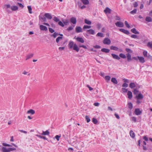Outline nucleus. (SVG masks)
<instances>
[{"mask_svg":"<svg viewBox=\"0 0 152 152\" xmlns=\"http://www.w3.org/2000/svg\"><path fill=\"white\" fill-rule=\"evenodd\" d=\"M143 54L144 57H147L148 56L147 51H144L143 52Z\"/></svg>","mask_w":152,"mask_h":152,"instance_id":"37998d69","label":"nucleus"},{"mask_svg":"<svg viewBox=\"0 0 152 152\" xmlns=\"http://www.w3.org/2000/svg\"><path fill=\"white\" fill-rule=\"evenodd\" d=\"M27 113V114L30 113L31 115H33L35 113V111L34 110L32 109H30L28 111Z\"/></svg>","mask_w":152,"mask_h":152,"instance_id":"412c9836","label":"nucleus"},{"mask_svg":"<svg viewBox=\"0 0 152 152\" xmlns=\"http://www.w3.org/2000/svg\"><path fill=\"white\" fill-rule=\"evenodd\" d=\"M126 55L127 57V61L129 62L130 61L132 60L131 55L129 53H127Z\"/></svg>","mask_w":152,"mask_h":152,"instance_id":"2eb2a0df","label":"nucleus"},{"mask_svg":"<svg viewBox=\"0 0 152 152\" xmlns=\"http://www.w3.org/2000/svg\"><path fill=\"white\" fill-rule=\"evenodd\" d=\"M105 78L107 82H108L110 80L111 77L109 76H106L105 77Z\"/></svg>","mask_w":152,"mask_h":152,"instance_id":"ea45409f","label":"nucleus"},{"mask_svg":"<svg viewBox=\"0 0 152 152\" xmlns=\"http://www.w3.org/2000/svg\"><path fill=\"white\" fill-rule=\"evenodd\" d=\"M87 32H88L89 34H95L94 31L92 29H90L88 30Z\"/></svg>","mask_w":152,"mask_h":152,"instance_id":"6ab92c4d","label":"nucleus"},{"mask_svg":"<svg viewBox=\"0 0 152 152\" xmlns=\"http://www.w3.org/2000/svg\"><path fill=\"white\" fill-rule=\"evenodd\" d=\"M131 31L133 33L135 34H139V32L137 31L135 28H133L131 30Z\"/></svg>","mask_w":152,"mask_h":152,"instance_id":"f3484780","label":"nucleus"},{"mask_svg":"<svg viewBox=\"0 0 152 152\" xmlns=\"http://www.w3.org/2000/svg\"><path fill=\"white\" fill-rule=\"evenodd\" d=\"M11 9L12 11H15L18 10V7L17 6H13L11 7Z\"/></svg>","mask_w":152,"mask_h":152,"instance_id":"b1692460","label":"nucleus"},{"mask_svg":"<svg viewBox=\"0 0 152 152\" xmlns=\"http://www.w3.org/2000/svg\"><path fill=\"white\" fill-rule=\"evenodd\" d=\"M113 58L115 59H116L119 60L120 59V57L117 55L115 54L112 53L111 54Z\"/></svg>","mask_w":152,"mask_h":152,"instance_id":"ddd939ff","label":"nucleus"},{"mask_svg":"<svg viewBox=\"0 0 152 152\" xmlns=\"http://www.w3.org/2000/svg\"><path fill=\"white\" fill-rule=\"evenodd\" d=\"M137 58L140 63H143L145 62L144 59L143 57L138 56H137Z\"/></svg>","mask_w":152,"mask_h":152,"instance_id":"1a4fd4ad","label":"nucleus"},{"mask_svg":"<svg viewBox=\"0 0 152 152\" xmlns=\"http://www.w3.org/2000/svg\"><path fill=\"white\" fill-rule=\"evenodd\" d=\"M132 120L134 121V122L137 121V118L136 117H133L132 118Z\"/></svg>","mask_w":152,"mask_h":152,"instance_id":"338daca9","label":"nucleus"},{"mask_svg":"<svg viewBox=\"0 0 152 152\" xmlns=\"http://www.w3.org/2000/svg\"><path fill=\"white\" fill-rule=\"evenodd\" d=\"M61 137V136H59L58 135H56L55 136V138L57 140V141H59V138Z\"/></svg>","mask_w":152,"mask_h":152,"instance_id":"680f3d73","label":"nucleus"},{"mask_svg":"<svg viewBox=\"0 0 152 152\" xmlns=\"http://www.w3.org/2000/svg\"><path fill=\"white\" fill-rule=\"evenodd\" d=\"M36 136H37L45 140H47V138H46V137H45L42 136H41V135H39L38 134H36Z\"/></svg>","mask_w":152,"mask_h":152,"instance_id":"473e14b6","label":"nucleus"},{"mask_svg":"<svg viewBox=\"0 0 152 152\" xmlns=\"http://www.w3.org/2000/svg\"><path fill=\"white\" fill-rule=\"evenodd\" d=\"M111 10L108 7H107L104 10V12L105 13H110Z\"/></svg>","mask_w":152,"mask_h":152,"instance_id":"5701e85b","label":"nucleus"},{"mask_svg":"<svg viewBox=\"0 0 152 152\" xmlns=\"http://www.w3.org/2000/svg\"><path fill=\"white\" fill-rule=\"evenodd\" d=\"M129 87L131 88H132L135 87L136 85L134 83H131L129 85Z\"/></svg>","mask_w":152,"mask_h":152,"instance_id":"bb28decb","label":"nucleus"},{"mask_svg":"<svg viewBox=\"0 0 152 152\" xmlns=\"http://www.w3.org/2000/svg\"><path fill=\"white\" fill-rule=\"evenodd\" d=\"M48 29L49 31L51 33H53L55 31L51 28H49Z\"/></svg>","mask_w":152,"mask_h":152,"instance_id":"603ef678","label":"nucleus"},{"mask_svg":"<svg viewBox=\"0 0 152 152\" xmlns=\"http://www.w3.org/2000/svg\"><path fill=\"white\" fill-rule=\"evenodd\" d=\"M69 21L68 20H66L65 21H63V24L64 25H67V24L69 23Z\"/></svg>","mask_w":152,"mask_h":152,"instance_id":"052dcab7","label":"nucleus"},{"mask_svg":"<svg viewBox=\"0 0 152 152\" xmlns=\"http://www.w3.org/2000/svg\"><path fill=\"white\" fill-rule=\"evenodd\" d=\"M110 49L111 50L118 51L119 52H122V50L121 49H119L117 47L112 46L110 47Z\"/></svg>","mask_w":152,"mask_h":152,"instance_id":"7ed1b4c3","label":"nucleus"},{"mask_svg":"<svg viewBox=\"0 0 152 152\" xmlns=\"http://www.w3.org/2000/svg\"><path fill=\"white\" fill-rule=\"evenodd\" d=\"M76 40L78 42H80L82 43L84 42V41L82 37H77L76 39Z\"/></svg>","mask_w":152,"mask_h":152,"instance_id":"9b49d317","label":"nucleus"},{"mask_svg":"<svg viewBox=\"0 0 152 152\" xmlns=\"http://www.w3.org/2000/svg\"><path fill=\"white\" fill-rule=\"evenodd\" d=\"M33 56V54H30L26 56V60H27L28 59L31 58V57H32Z\"/></svg>","mask_w":152,"mask_h":152,"instance_id":"7c9ffc66","label":"nucleus"},{"mask_svg":"<svg viewBox=\"0 0 152 152\" xmlns=\"http://www.w3.org/2000/svg\"><path fill=\"white\" fill-rule=\"evenodd\" d=\"M75 31L77 33L82 32V29L80 27L76 26L75 28Z\"/></svg>","mask_w":152,"mask_h":152,"instance_id":"0eeeda50","label":"nucleus"},{"mask_svg":"<svg viewBox=\"0 0 152 152\" xmlns=\"http://www.w3.org/2000/svg\"><path fill=\"white\" fill-rule=\"evenodd\" d=\"M127 95L128 96V98L129 99H131L132 97V92L130 91H128L127 92Z\"/></svg>","mask_w":152,"mask_h":152,"instance_id":"dca6fc26","label":"nucleus"},{"mask_svg":"<svg viewBox=\"0 0 152 152\" xmlns=\"http://www.w3.org/2000/svg\"><path fill=\"white\" fill-rule=\"evenodd\" d=\"M119 57H121L123 58H126V56L125 55H124V54H123V53H120L119 54Z\"/></svg>","mask_w":152,"mask_h":152,"instance_id":"c9c22d12","label":"nucleus"},{"mask_svg":"<svg viewBox=\"0 0 152 152\" xmlns=\"http://www.w3.org/2000/svg\"><path fill=\"white\" fill-rule=\"evenodd\" d=\"M2 152H9V149H7L6 147H3L2 148Z\"/></svg>","mask_w":152,"mask_h":152,"instance_id":"a878e982","label":"nucleus"},{"mask_svg":"<svg viewBox=\"0 0 152 152\" xmlns=\"http://www.w3.org/2000/svg\"><path fill=\"white\" fill-rule=\"evenodd\" d=\"M126 50L127 52L129 53H132V50L129 48H126Z\"/></svg>","mask_w":152,"mask_h":152,"instance_id":"49530a36","label":"nucleus"},{"mask_svg":"<svg viewBox=\"0 0 152 152\" xmlns=\"http://www.w3.org/2000/svg\"><path fill=\"white\" fill-rule=\"evenodd\" d=\"M123 87H127L128 86V84L126 83H124L122 86Z\"/></svg>","mask_w":152,"mask_h":152,"instance_id":"bf43d9fd","label":"nucleus"},{"mask_svg":"<svg viewBox=\"0 0 152 152\" xmlns=\"http://www.w3.org/2000/svg\"><path fill=\"white\" fill-rule=\"evenodd\" d=\"M2 145L3 146H8V147L12 146L10 144H7L5 143H2Z\"/></svg>","mask_w":152,"mask_h":152,"instance_id":"864d4df0","label":"nucleus"},{"mask_svg":"<svg viewBox=\"0 0 152 152\" xmlns=\"http://www.w3.org/2000/svg\"><path fill=\"white\" fill-rule=\"evenodd\" d=\"M101 27V25L100 23H98L97 25V28L98 29H99Z\"/></svg>","mask_w":152,"mask_h":152,"instance_id":"0e129e2a","label":"nucleus"},{"mask_svg":"<svg viewBox=\"0 0 152 152\" xmlns=\"http://www.w3.org/2000/svg\"><path fill=\"white\" fill-rule=\"evenodd\" d=\"M81 1L84 4H88L89 3V1L88 0H81Z\"/></svg>","mask_w":152,"mask_h":152,"instance_id":"2f4dec72","label":"nucleus"},{"mask_svg":"<svg viewBox=\"0 0 152 152\" xmlns=\"http://www.w3.org/2000/svg\"><path fill=\"white\" fill-rule=\"evenodd\" d=\"M86 120L87 122V123L89 122L90 121V118L88 116L86 115Z\"/></svg>","mask_w":152,"mask_h":152,"instance_id":"a19ab883","label":"nucleus"},{"mask_svg":"<svg viewBox=\"0 0 152 152\" xmlns=\"http://www.w3.org/2000/svg\"><path fill=\"white\" fill-rule=\"evenodd\" d=\"M68 46L69 49H72L73 48V50L77 52H78L79 51V48L78 47L76 44L75 43L74 44V42L72 41L69 42Z\"/></svg>","mask_w":152,"mask_h":152,"instance_id":"f257e3e1","label":"nucleus"},{"mask_svg":"<svg viewBox=\"0 0 152 152\" xmlns=\"http://www.w3.org/2000/svg\"><path fill=\"white\" fill-rule=\"evenodd\" d=\"M53 20L55 22H59L60 20L59 19H58V18L57 17H55L53 18Z\"/></svg>","mask_w":152,"mask_h":152,"instance_id":"e433bc0d","label":"nucleus"},{"mask_svg":"<svg viewBox=\"0 0 152 152\" xmlns=\"http://www.w3.org/2000/svg\"><path fill=\"white\" fill-rule=\"evenodd\" d=\"M145 20L148 22H151L152 21V19L150 17L147 16L145 18Z\"/></svg>","mask_w":152,"mask_h":152,"instance_id":"393cba45","label":"nucleus"},{"mask_svg":"<svg viewBox=\"0 0 152 152\" xmlns=\"http://www.w3.org/2000/svg\"><path fill=\"white\" fill-rule=\"evenodd\" d=\"M133 92L134 94H137L138 92V91L136 89H134V90Z\"/></svg>","mask_w":152,"mask_h":152,"instance_id":"e2e57ef3","label":"nucleus"},{"mask_svg":"<svg viewBox=\"0 0 152 152\" xmlns=\"http://www.w3.org/2000/svg\"><path fill=\"white\" fill-rule=\"evenodd\" d=\"M131 37L133 38H137V39H138L139 37L138 36H137V35H135V34H133L131 36Z\"/></svg>","mask_w":152,"mask_h":152,"instance_id":"c03bdc74","label":"nucleus"},{"mask_svg":"<svg viewBox=\"0 0 152 152\" xmlns=\"http://www.w3.org/2000/svg\"><path fill=\"white\" fill-rule=\"evenodd\" d=\"M122 91L123 92L126 93L127 91V89L124 88H122Z\"/></svg>","mask_w":152,"mask_h":152,"instance_id":"4d7b16f0","label":"nucleus"},{"mask_svg":"<svg viewBox=\"0 0 152 152\" xmlns=\"http://www.w3.org/2000/svg\"><path fill=\"white\" fill-rule=\"evenodd\" d=\"M74 26H69L68 28L67 29V30L68 31H69L73 29Z\"/></svg>","mask_w":152,"mask_h":152,"instance_id":"79ce46f5","label":"nucleus"},{"mask_svg":"<svg viewBox=\"0 0 152 152\" xmlns=\"http://www.w3.org/2000/svg\"><path fill=\"white\" fill-rule=\"evenodd\" d=\"M29 12L30 14L32 13V9L31 6H28L27 7Z\"/></svg>","mask_w":152,"mask_h":152,"instance_id":"58836bf2","label":"nucleus"},{"mask_svg":"<svg viewBox=\"0 0 152 152\" xmlns=\"http://www.w3.org/2000/svg\"><path fill=\"white\" fill-rule=\"evenodd\" d=\"M58 24H59L60 26H62V27H64V24H63V23L61 21H59L58 22Z\"/></svg>","mask_w":152,"mask_h":152,"instance_id":"3c124183","label":"nucleus"},{"mask_svg":"<svg viewBox=\"0 0 152 152\" xmlns=\"http://www.w3.org/2000/svg\"><path fill=\"white\" fill-rule=\"evenodd\" d=\"M125 25H126V26L128 28H129L130 27V26L129 24H128L127 22L126 21H125L124 22Z\"/></svg>","mask_w":152,"mask_h":152,"instance_id":"5fc2aeb1","label":"nucleus"},{"mask_svg":"<svg viewBox=\"0 0 152 152\" xmlns=\"http://www.w3.org/2000/svg\"><path fill=\"white\" fill-rule=\"evenodd\" d=\"M91 28V26H87L84 25L83 27V29H85L86 28Z\"/></svg>","mask_w":152,"mask_h":152,"instance_id":"8fccbe9b","label":"nucleus"},{"mask_svg":"<svg viewBox=\"0 0 152 152\" xmlns=\"http://www.w3.org/2000/svg\"><path fill=\"white\" fill-rule=\"evenodd\" d=\"M63 38L62 37H58L56 39V42L57 43H58L59 41L61 40Z\"/></svg>","mask_w":152,"mask_h":152,"instance_id":"72a5a7b5","label":"nucleus"},{"mask_svg":"<svg viewBox=\"0 0 152 152\" xmlns=\"http://www.w3.org/2000/svg\"><path fill=\"white\" fill-rule=\"evenodd\" d=\"M119 31L126 34H129V31L128 30H126L124 29L121 28L119 29Z\"/></svg>","mask_w":152,"mask_h":152,"instance_id":"9d476101","label":"nucleus"},{"mask_svg":"<svg viewBox=\"0 0 152 152\" xmlns=\"http://www.w3.org/2000/svg\"><path fill=\"white\" fill-rule=\"evenodd\" d=\"M85 23L88 25H90L91 24V21L88 20L87 19H85Z\"/></svg>","mask_w":152,"mask_h":152,"instance_id":"c85d7f7f","label":"nucleus"},{"mask_svg":"<svg viewBox=\"0 0 152 152\" xmlns=\"http://www.w3.org/2000/svg\"><path fill=\"white\" fill-rule=\"evenodd\" d=\"M130 136L133 138L135 137V134L134 132L132 130H131L130 132Z\"/></svg>","mask_w":152,"mask_h":152,"instance_id":"cd10ccee","label":"nucleus"},{"mask_svg":"<svg viewBox=\"0 0 152 152\" xmlns=\"http://www.w3.org/2000/svg\"><path fill=\"white\" fill-rule=\"evenodd\" d=\"M137 10L136 9H134L132 11H131L130 13L131 14H135L137 12Z\"/></svg>","mask_w":152,"mask_h":152,"instance_id":"a18cd8bd","label":"nucleus"},{"mask_svg":"<svg viewBox=\"0 0 152 152\" xmlns=\"http://www.w3.org/2000/svg\"><path fill=\"white\" fill-rule=\"evenodd\" d=\"M115 18H116L115 19L116 20H121V18L119 16H115Z\"/></svg>","mask_w":152,"mask_h":152,"instance_id":"774afa93","label":"nucleus"},{"mask_svg":"<svg viewBox=\"0 0 152 152\" xmlns=\"http://www.w3.org/2000/svg\"><path fill=\"white\" fill-rule=\"evenodd\" d=\"M96 36L100 37H103V34L99 32V33H98L97 34H96Z\"/></svg>","mask_w":152,"mask_h":152,"instance_id":"de8ad7c7","label":"nucleus"},{"mask_svg":"<svg viewBox=\"0 0 152 152\" xmlns=\"http://www.w3.org/2000/svg\"><path fill=\"white\" fill-rule=\"evenodd\" d=\"M22 74L24 75H26L28 76H29L30 75V74L29 72H26L25 70H24L23 71Z\"/></svg>","mask_w":152,"mask_h":152,"instance_id":"f704fd0d","label":"nucleus"},{"mask_svg":"<svg viewBox=\"0 0 152 152\" xmlns=\"http://www.w3.org/2000/svg\"><path fill=\"white\" fill-rule=\"evenodd\" d=\"M70 21L73 24H75L77 22L76 18L75 17H72L70 18Z\"/></svg>","mask_w":152,"mask_h":152,"instance_id":"423d86ee","label":"nucleus"},{"mask_svg":"<svg viewBox=\"0 0 152 152\" xmlns=\"http://www.w3.org/2000/svg\"><path fill=\"white\" fill-rule=\"evenodd\" d=\"M147 57L148 59H149L151 60H152V56L148 54V55L147 56Z\"/></svg>","mask_w":152,"mask_h":152,"instance_id":"13d9d810","label":"nucleus"},{"mask_svg":"<svg viewBox=\"0 0 152 152\" xmlns=\"http://www.w3.org/2000/svg\"><path fill=\"white\" fill-rule=\"evenodd\" d=\"M137 99H142L143 98V96L141 93L139 94L138 95L136 96Z\"/></svg>","mask_w":152,"mask_h":152,"instance_id":"4468645a","label":"nucleus"},{"mask_svg":"<svg viewBox=\"0 0 152 152\" xmlns=\"http://www.w3.org/2000/svg\"><path fill=\"white\" fill-rule=\"evenodd\" d=\"M101 51L102 52H105V53H108L109 52L110 50L109 49H106L105 48H102L101 50Z\"/></svg>","mask_w":152,"mask_h":152,"instance_id":"4be33fe9","label":"nucleus"},{"mask_svg":"<svg viewBox=\"0 0 152 152\" xmlns=\"http://www.w3.org/2000/svg\"><path fill=\"white\" fill-rule=\"evenodd\" d=\"M111 42L110 39L107 38H105L103 41V43L104 44L110 45L111 43Z\"/></svg>","mask_w":152,"mask_h":152,"instance_id":"f03ea898","label":"nucleus"},{"mask_svg":"<svg viewBox=\"0 0 152 152\" xmlns=\"http://www.w3.org/2000/svg\"><path fill=\"white\" fill-rule=\"evenodd\" d=\"M50 132L48 130H47L45 131H43L42 133L41 134L43 135H48L49 134Z\"/></svg>","mask_w":152,"mask_h":152,"instance_id":"a211bd4d","label":"nucleus"},{"mask_svg":"<svg viewBox=\"0 0 152 152\" xmlns=\"http://www.w3.org/2000/svg\"><path fill=\"white\" fill-rule=\"evenodd\" d=\"M134 113L137 115H140L142 113V111L139 108H136L134 110Z\"/></svg>","mask_w":152,"mask_h":152,"instance_id":"39448f33","label":"nucleus"},{"mask_svg":"<svg viewBox=\"0 0 152 152\" xmlns=\"http://www.w3.org/2000/svg\"><path fill=\"white\" fill-rule=\"evenodd\" d=\"M128 108L130 109H132L133 108V105L131 102H129L128 103Z\"/></svg>","mask_w":152,"mask_h":152,"instance_id":"4c0bfd02","label":"nucleus"},{"mask_svg":"<svg viewBox=\"0 0 152 152\" xmlns=\"http://www.w3.org/2000/svg\"><path fill=\"white\" fill-rule=\"evenodd\" d=\"M44 15L46 18L49 19H51L52 18V16L50 13H45Z\"/></svg>","mask_w":152,"mask_h":152,"instance_id":"f8f14e48","label":"nucleus"},{"mask_svg":"<svg viewBox=\"0 0 152 152\" xmlns=\"http://www.w3.org/2000/svg\"><path fill=\"white\" fill-rule=\"evenodd\" d=\"M8 149H9V152H10V151L16 150V149L14 148H8Z\"/></svg>","mask_w":152,"mask_h":152,"instance_id":"6e6d98bb","label":"nucleus"},{"mask_svg":"<svg viewBox=\"0 0 152 152\" xmlns=\"http://www.w3.org/2000/svg\"><path fill=\"white\" fill-rule=\"evenodd\" d=\"M92 122L94 124H96L98 122V121L95 118H93L92 119Z\"/></svg>","mask_w":152,"mask_h":152,"instance_id":"09e8293b","label":"nucleus"},{"mask_svg":"<svg viewBox=\"0 0 152 152\" xmlns=\"http://www.w3.org/2000/svg\"><path fill=\"white\" fill-rule=\"evenodd\" d=\"M138 5L137 3V2H135L133 4V6L134 7H136Z\"/></svg>","mask_w":152,"mask_h":152,"instance_id":"69168bd1","label":"nucleus"},{"mask_svg":"<svg viewBox=\"0 0 152 152\" xmlns=\"http://www.w3.org/2000/svg\"><path fill=\"white\" fill-rule=\"evenodd\" d=\"M111 81L114 84H116L118 83V81L115 78L112 77L111 79Z\"/></svg>","mask_w":152,"mask_h":152,"instance_id":"aec40b11","label":"nucleus"},{"mask_svg":"<svg viewBox=\"0 0 152 152\" xmlns=\"http://www.w3.org/2000/svg\"><path fill=\"white\" fill-rule=\"evenodd\" d=\"M39 28L40 30L42 31H47L48 30L46 26L43 25H40Z\"/></svg>","mask_w":152,"mask_h":152,"instance_id":"6e6552de","label":"nucleus"},{"mask_svg":"<svg viewBox=\"0 0 152 152\" xmlns=\"http://www.w3.org/2000/svg\"><path fill=\"white\" fill-rule=\"evenodd\" d=\"M58 35V34L56 32H54L53 34L51 35V37H53L54 38H55Z\"/></svg>","mask_w":152,"mask_h":152,"instance_id":"c756f323","label":"nucleus"},{"mask_svg":"<svg viewBox=\"0 0 152 152\" xmlns=\"http://www.w3.org/2000/svg\"><path fill=\"white\" fill-rule=\"evenodd\" d=\"M117 27H123L124 26V23L121 21H117L115 23Z\"/></svg>","mask_w":152,"mask_h":152,"instance_id":"20e7f679","label":"nucleus"}]
</instances>
